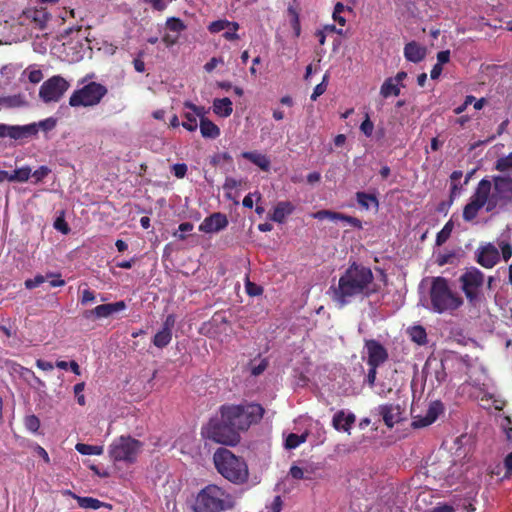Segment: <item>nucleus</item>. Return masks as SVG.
Masks as SVG:
<instances>
[{
	"label": "nucleus",
	"instance_id": "obj_1",
	"mask_svg": "<svg viewBox=\"0 0 512 512\" xmlns=\"http://www.w3.org/2000/svg\"><path fill=\"white\" fill-rule=\"evenodd\" d=\"M372 271L362 265L352 264L341 277L338 285L331 286L329 293L339 308L359 296H369L376 292Z\"/></svg>",
	"mask_w": 512,
	"mask_h": 512
},
{
	"label": "nucleus",
	"instance_id": "obj_2",
	"mask_svg": "<svg viewBox=\"0 0 512 512\" xmlns=\"http://www.w3.org/2000/svg\"><path fill=\"white\" fill-rule=\"evenodd\" d=\"M234 504L231 494L217 485L210 484L197 494L193 510L194 512H222L233 508Z\"/></svg>",
	"mask_w": 512,
	"mask_h": 512
},
{
	"label": "nucleus",
	"instance_id": "obj_3",
	"mask_svg": "<svg viewBox=\"0 0 512 512\" xmlns=\"http://www.w3.org/2000/svg\"><path fill=\"white\" fill-rule=\"evenodd\" d=\"M263 413L264 409L259 404L232 405L221 408L223 421L238 434L239 431L247 430L252 423L259 421Z\"/></svg>",
	"mask_w": 512,
	"mask_h": 512
},
{
	"label": "nucleus",
	"instance_id": "obj_4",
	"mask_svg": "<svg viewBox=\"0 0 512 512\" xmlns=\"http://www.w3.org/2000/svg\"><path fill=\"white\" fill-rule=\"evenodd\" d=\"M217 471L227 480L235 484L244 483L248 478V467L243 459L236 457L231 451L221 448L213 456Z\"/></svg>",
	"mask_w": 512,
	"mask_h": 512
},
{
	"label": "nucleus",
	"instance_id": "obj_5",
	"mask_svg": "<svg viewBox=\"0 0 512 512\" xmlns=\"http://www.w3.org/2000/svg\"><path fill=\"white\" fill-rule=\"evenodd\" d=\"M432 310L437 313L452 312L459 308L463 300L451 291L446 279L437 277L433 280L430 289Z\"/></svg>",
	"mask_w": 512,
	"mask_h": 512
},
{
	"label": "nucleus",
	"instance_id": "obj_6",
	"mask_svg": "<svg viewBox=\"0 0 512 512\" xmlns=\"http://www.w3.org/2000/svg\"><path fill=\"white\" fill-rule=\"evenodd\" d=\"M484 208L486 212H493L497 207L489 194V179H482L477 184L469 202L463 209V219L467 222L474 220L479 211Z\"/></svg>",
	"mask_w": 512,
	"mask_h": 512
},
{
	"label": "nucleus",
	"instance_id": "obj_7",
	"mask_svg": "<svg viewBox=\"0 0 512 512\" xmlns=\"http://www.w3.org/2000/svg\"><path fill=\"white\" fill-rule=\"evenodd\" d=\"M142 444L131 437L121 436L109 447V455L114 462L134 463L141 452Z\"/></svg>",
	"mask_w": 512,
	"mask_h": 512
},
{
	"label": "nucleus",
	"instance_id": "obj_8",
	"mask_svg": "<svg viewBox=\"0 0 512 512\" xmlns=\"http://www.w3.org/2000/svg\"><path fill=\"white\" fill-rule=\"evenodd\" d=\"M106 94L107 88L104 85L90 82L71 94L69 105L71 107H93L98 105Z\"/></svg>",
	"mask_w": 512,
	"mask_h": 512
},
{
	"label": "nucleus",
	"instance_id": "obj_9",
	"mask_svg": "<svg viewBox=\"0 0 512 512\" xmlns=\"http://www.w3.org/2000/svg\"><path fill=\"white\" fill-rule=\"evenodd\" d=\"M202 433L206 438L223 445L233 446L240 440L239 434L223 421L222 416L220 420H211Z\"/></svg>",
	"mask_w": 512,
	"mask_h": 512
},
{
	"label": "nucleus",
	"instance_id": "obj_10",
	"mask_svg": "<svg viewBox=\"0 0 512 512\" xmlns=\"http://www.w3.org/2000/svg\"><path fill=\"white\" fill-rule=\"evenodd\" d=\"M489 194L497 208L512 202V177L495 175L489 180Z\"/></svg>",
	"mask_w": 512,
	"mask_h": 512
},
{
	"label": "nucleus",
	"instance_id": "obj_11",
	"mask_svg": "<svg viewBox=\"0 0 512 512\" xmlns=\"http://www.w3.org/2000/svg\"><path fill=\"white\" fill-rule=\"evenodd\" d=\"M70 83L63 77L56 75L43 82L39 89V98L46 104L60 101Z\"/></svg>",
	"mask_w": 512,
	"mask_h": 512
},
{
	"label": "nucleus",
	"instance_id": "obj_12",
	"mask_svg": "<svg viewBox=\"0 0 512 512\" xmlns=\"http://www.w3.org/2000/svg\"><path fill=\"white\" fill-rule=\"evenodd\" d=\"M463 291L473 305L479 302V290L484 282L483 273L477 268L468 269L461 277Z\"/></svg>",
	"mask_w": 512,
	"mask_h": 512
},
{
	"label": "nucleus",
	"instance_id": "obj_13",
	"mask_svg": "<svg viewBox=\"0 0 512 512\" xmlns=\"http://www.w3.org/2000/svg\"><path fill=\"white\" fill-rule=\"evenodd\" d=\"M35 136L34 125H8L0 123V138L22 140Z\"/></svg>",
	"mask_w": 512,
	"mask_h": 512
},
{
	"label": "nucleus",
	"instance_id": "obj_14",
	"mask_svg": "<svg viewBox=\"0 0 512 512\" xmlns=\"http://www.w3.org/2000/svg\"><path fill=\"white\" fill-rule=\"evenodd\" d=\"M365 349L368 355L367 362L369 366L378 367L388 358L387 350L376 340H367L365 342Z\"/></svg>",
	"mask_w": 512,
	"mask_h": 512
},
{
	"label": "nucleus",
	"instance_id": "obj_15",
	"mask_svg": "<svg viewBox=\"0 0 512 512\" xmlns=\"http://www.w3.org/2000/svg\"><path fill=\"white\" fill-rule=\"evenodd\" d=\"M442 412V403L439 401H434L429 405L424 415H416L413 417L412 425L415 428H423L429 426L436 421V419Z\"/></svg>",
	"mask_w": 512,
	"mask_h": 512
},
{
	"label": "nucleus",
	"instance_id": "obj_16",
	"mask_svg": "<svg viewBox=\"0 0 512 512\" xmlns=\"http://www.w3.org/2000/svg\"><path fill=\"white\" fill-rule=\"evenodd\" d=\"M377 411L382 416L384 423L390 428L403 419L404 411L399 404L380 405Z\"/></svg>",
	"mask_w": 512,
	"mask_h": 512
},
{
	"label": "nucleus",
	"instance_id": "obj_17",
	"mask_svg": "<svg viewBox=\"0 0 512 512\" xmlns=\"http://www.w3.org/2000/svg\"><path fill=\"white\" fill-rule=\"evenodd\" d=\"M176 318L173 314L166 317L162 328L155 334L153 344L158 348L166 347L172 340V329L175 325Z\"/></svg>",
	"mask_w": 512,
	"mask_h": 512
},
{
	"label": "nucleus",
	"instance_id": "obj_18",
	"mask_svg": "<svg viewBox=\"0 0 512 512\" xmlns=\"http://www.w3.org/2000/svg\"><path fill=\"white\" fill-rule=\"evenodd\" d=\"M228 225V219L226 215L222 213H213L209 217H206L199 225V230L204 233H217L225 229Z\"/></svg>",
	"mask_w": 512,
	"mask_h": 512
},
{
	"label": "nucleus",
	"instance_id": "obj_19",
	"mask_svg": "<svg viewBox=\"0 0 512 512\" xmlns=\"http://www.w3.org/2000/svg\"><path fill=\"white\" fill-rule=\"evenodd\" d=\"M499 251L496 246L488 243L478 249V263L485 268L494 267L499 261Z\"/></svg>",
	"mask_w": 512,
	"mask_h": 512
},
{
	"label": "nucleus",
	"instance_id": "obj_20",
	"mask_svg": "<svg viewBox=\"0 0 512 512\" xmlns=\"http://www.w3.org/2000/svg\"><path fill=\"white\" fill-rule=\"evenodd\" d=\"M312 217L319 220L327 219L332 222L341 221L353 227L361 228V221L359 219L330 210L317 211L312 214Z\"/></svg>",
	"mask_w": 512,
	"mask_h": 512
},
{
	"label": "nucleus",
	"instance_id": "obj_21",
	"mask_svg": "<svg viewBox=\"0 0 512 512\" xmlns=\"http://www.w3.org/2000/svg\"><path fill=\"white\" fill-rule=\"evenodd\" d=\"M355 415L351 412L340 410L332 418V426L338 430L350 433V429L355 422Z\"/></svg>",
	"mask_w": 512,
	"mask_h": 512
},
{
	"label": "nucleus",
	"instance_id": "obj_22",
	"mask_svg": "<svg viewBox=\"0 0 512 512\" xmlns=\"http://www.w3.org/2000/svg\"><path fill=\"white\" fill-rule=\"evenodd\" d=\"M22 17L24 20L34 23L36 27L44 28L49 19V14L44 8H29L23 12Z\"/></svg>",
	"mask_w": 512,
	"mask_h": 512
},
{
	"label": "nucleus",
	"instance_id": "obj_23",
	"mask_svg": "<svg viewBox=\"0 0 512 512\" xmlns=\"http://www.w3.org/2000/svg\"><path fill=\"white\" fill-rule=\"evenodd\" d=\"M404 56L408 61L418 63L425 58L426 48L414 41L409 42L404 47Z\"/></svg>",
	"mask_w": 512,
	"mask_h": 512
},
{
	"label": "nucleus",
	"instance_id": "obj_24",
	"mask_svg": "<svg viewBox=\"0 0 512 512\" xmlns=\"http://www.w3.org/2000/svg\"><path fill=\"white\" fill-rule=\"evenodd\" d=\"M126 308V305L123 301L102 304L95 307L90 313L96 316L97 318H106L113 313L122 311Z\"/></svg>",
	"mask_w": 512,
	"mask_h": 512
},
{
	"label": "nucleus",
	"instance_id": "obj_25",
	"mask_svg": "<svg viewBox=\"0 0 512 512\" xmlns=\"http://www.w3.org/2000/svg\"><path fill=\"white\" fill-rule=\"evenodd\" d=\"M212 109L217 116L227 118L233 112V104L232 101L227 97L216 98L213 101Z\"/></svg>",
	"mask_w": 512,
	"mask_h": 512
},
{
	"label": "nucleus",
	"instance_id": "obj_26",
	"mask_svg": "<svg viewBox=\"0 0 512 512\" xmlns=\"http://www.w3.org/2000/svg\"><path fill=\"white\" fill-rule=\"evenodd\" d=\"M26 105H27L26 98L22 94H15V95L0 97V110L20 108V107H24Z\"/></svg>",
	"mask_w": 512,
	"mask_h": 512
},
{
	"label": "nucleus",
	"instance_id": "obj_27",
	"mask_svg": "<svg viewBox=\"0 0 512 512\" xmlns=\"http://www.w3.org/2000/svg\"><path fill=\"white\" fill-rule=\"evenodd\" d=\"M241 156L253 164L258 166L263 171H268L270 168V159L265 155L257 151L243 152Z\"/></svg>",
	"mask_w": 512,
	"mask_h": 512
},
{
	"label": "nucleus",
	"instance_id": "obj_28",
	"mask_svg": "<svg viewBox=\"0 0 512 512\" xmlns=\"http://www.w3.org/2000/svg\"><path fill=\"white\" fill-rule=\"evenodd\" d=\"M31 178V168L27 165L16 168L13 172L7 171L5 181L24 183Z\"/></svg>",
	"mask_w": 512,
	"mask_h": 512
},
{
	"label": "nucleus",
	"instance_id": "obj_29",
	"mask_svg": "<svg viewBox=\"0 0 512 512\" xmlns=\"http://www.w3.org/2000/svg\"><path fill=\"white\" fill-rule=\"evenodd\" d=\"M199 128L203 138L216 139L220 136V128L210 119H202Z\"/></svg>",
	"mask_w": 512,
	"mask_h": 512
},
{
	"label": "nucleus",
	"instance_id": "obj_30",
	"mask_svg": "<svg viewBox=\"0 0 512 512\" xmlns=\"http://www.w3.org/2000/svg\"><path fill=\"white\" fill-rule=\"evenodd\" d=\"M293 209L294 207L290 202H279L274 208L271 219L275 222L282 223L285 218L292 213Z\"/></svg>",
	"mask_w": 512,
	"mask_h": 512
},
{
	"label": "nucleus",
	"instance_id": "obj_31",
	"mask_svg": "<svg viewBox=\"0 0 512 512\" xmlns=\"http://www.w3.org/2000/svg\"><path fill=\"white\" fill-rule=\"evenodd\" d=\"M401 88L399 84L394 82L391 77L387 78L380 87V95L383 98L400 95Z\"/></svg>",
	"mask_w": 512,
	"mask_h": 512
},
{
	"label": "nucleus",
	"instance_id": "obj_32",
	"mask_svg": "<svg viewBox=\"0 0 512 512\" xmlns=\"http://www.w3.org/2000/svg\"><path fill=\"white\" fill-rule=\"evenodd\" d=\"M407 334L410 339L418 345H424L427 342V334L426 330L419 325L409 327L407 329Z\"/></svg>",
	"mask_w": 512,
	"mask_h": 512
},
{
	"label": "nucleus",
	"instance_id": "obj_33",
	"mask_svg": "<svg viewBox=\"0 0 512 512\" xmlns=\"http://www.w3.org/2000/svg\"><path fill=\"white\" fill-rule=\"evenodd\" d=\"M25 78H27L29 82L37 84L43 79V73L35 65L29 66L21 73V80Z\"/></svg>",
	"mask_w": 512,
	"mask_h": 512
},
{
	"label": "nucleus",
	"instance_id": "obj_34",
	"mask_svg": "<svg viewBox=\"0 0 512 512\" xmlns=\"http://www.w3.org/2000/svg\"><path fill=\"white\" fill-rule=\"evenodd\" d=\"M356 199L358 204L366 210H368L371 206H374L375 208H378L379 206V202L376 196L372 194H367L365 192H357Z\"/></svg>",
	"mask_w": 512,
	"mask_h": 512
},
{
	"label": "nucleus",
	"instance_id": "obj_35",
	"mask_svg": "<svg viewBox=\"0 0 512 512\" xmlns=\"http://www.w3.org/2000/svg\"><path fill=\"white\" fill-rule=\"evenodd\" d=\"M227 28H233L234 30H238L239 24L236 22H230L228 20L221 19L210 23V25L208 26V30L213 34L224 31Z\"/></svg>",
	"mask_w": 512,
	"mask_h": 512
},
{
	"label": "nucleus",
	"instance_id": "obj_36",
	"mask_svg": "<svg viewBox=\"0 0 512 512\" xmlns=\"http://www.w3.org/2000/svg\"><path fill=\"white\" fill-rule=\"evenodd\" d=\"M75 449L82 455H101L104 451L103 446L78 443Z\"/></svg>",
	"mask_w": 512,
	"mask_h": 512
},
{
	"label": "nucleus",
	"instance_id": "obj_37",
	"mask_svg": "<svg viewBox=\"0 0 512 512\" xmlns=\"http://www.w3.org/2000/svg\"><path fill=\"white\" fill-rule=\"evenodd\" d=\"M307 439V433H303L301 435H297L294 433H290L285 439V447L287 449H295L300 444L304 443Z\"/></svg>",
	"mask_w": 512,
	"mask_h": 512
},
{
	"label": "nucleus",
	"instance_id": "obj_38",
	"mask_svg": "<svg viewBox=\"0 0 512 512\" xmlns=\"http://www.w3.org/2000/svg\"><path fill=\"white\" fill-rule=\"evenodd\" d=\"M81 508L97 510L103 506V503L92 497H75Z\"/></svg>",
	"mask_w": 512,
	"mask_h": 512
},
{
	"label": "nucleus",
	"instance_id": "obj_39",
	"mask_svg": "<svg viewBox=\"0 0 512 512\" xmlns=\"http://www.w3.org/2000/svg\"><path fill=\"white\" fill-rule=\"evenodd\" d=\"M57 120L53 117L46 118L44 120L39 121L38 123H30L29 125L35 126V135L39 132V130L48 132L53 130L56 127Z\"/></svg>",
	"mask_w": 512,
	"mask_h": 512
},
{
	"label": "nucleus",
	"instance_id": "obj_40",
	"mask_svg": "<svg viewBox=\"0 0 512 512\" xmlns=\"http://www.w3.org/2000/svg\"><path fill=\"white\" fill-rule=\"evenodd\" d=\"M184 121L181 123V125L189 132H194L198 128L197 118L195 115L190 112H184L183 113Z\"/></svg>",
	"mask_w": 512,
	"mask_h": 512
},
{
	"label": "nucleus",
	"instance_id": "obj_41",
	"mask_svg": "<svg viewBox=\"0 0 512 512\" xmlns=\"http://www.w3.org/2000/svg\"><path fill=\"white\" fill-rule=\"evenodd\" d=\"M435 364V377L439 383L443 382L446 378L443 363L435 361H427L424 370L428 373L429 369Z\"/></svg>",
	"mask_w": 512,
	"mask_h": 512
},
{
	"label": "nucleus",
	"instance_id": "obj_42",
	"mask_svg": "<svg viewBox=\"0 0 512 512\" xmlns=\"http://www.w3.org/2000/svg\"><path fill=\"white\" fill-rule=\"evenodd\" d=\"M495 169L500 172H512V152L500 157L495 163Z\"/></svg>",
	"mask_w": 512,
	"mask_h": 512
},
{
	"label": "nucleus",
	"instance_id": "obj_43",
	"mask_svg": "<svg viewBox=\"0 0 512 512\" xmlns=\"http://www.w3.org/2000/svg\"><path fill=\"white\" fill-rule=\"evenodd\" d=\"M184 107L189 109L195 115L196 118H199L200 122L202 121V119H208L206 117L208 110L204 106H197L192 102L187 101L184 103Z\"/></svg>",
	"mask_w": 512,
	"mask_h": 512
},
{
	"label": "nucleus",
	"instance_id": "obj_44",
	"mask_svg": "<svg viewBox=\"0 0 512 512\" xmlns=\"http://www.w3.org/2000/svg\"><path fill=\"white\" fill-rule=\"evenodd\" d=\"M19 70L20 67L18 65L7 64L1 68L0 73L7 81H11Z\"/></svg>",
	"mask_w": 512,
	"mask_h": 512
},
{
	"label": "nucleus",
	"instance_id": "obj_45",
	"mask_svg": "<svg viewBox=\"0 0 512 512\" xmlns=\"http://www.w3.org/2000/svg\"><path fill=\"white\" fill-rule=\"evenodd\" d=\"M51 172L50 168L47 166H40L34 172L31 171V177L33 178L34 183H39L43 181Z\"/></svg>",
	"mask_w": 512,
	"mask_h": 512
},
{
	"label": "nucleus",
	"instance_id": "obj_46",
	"mask_svg": "<svg viewBox=\"0 0 512 512\" xmlns=\"http://www.w3.org/2000/svg\"><path fill=\"white\" fill-rule=\"evenodd\" d=\"M193 228H194V226L190 222L181 223L178 227V230L173 233V236L180 240H185L186 239L185 233L191 232L193 230Z\"/></svg>",
	"mask_w": 512,
	"mask_h": 512
},
{
	"label": "nucleus",
	"instance_id": "obj_47",
	"mask_svg": "<svg viewBox=\"0 0 512 512\" xmlns=\"http://www.w3.org/2000/svg\"><path fill=\"white\" fill-rule=\"evenodd\" d=\"M452 231V224L448 222L442 230L437 234L436 243L442 245L450 236Z\"/></svg>",
	"mask_w": 512,
	"mask_h": 512
},
{
	"label": "nucleus",
	"instance_id": "obj_48",
	"mask_svg": "<svg viewBox=\"0 0 512 512\" xmlns=\"http://www.w3.org/2000/svg\"><path fill=\"white\" fill-rule=\"evenodd\" d=\"M327 82H328V74H325L322 82L319 83L318 85H316V87L314 88V91L311 95V100L315 101L319 96H321L326 91Z\"/></svg>",
	"mask_w": 512,
	"mask_h": 512
},
{
	"label": "nucleus",
	"instance_id": "obj_49",
	"mask_svg": "<svg viewBox=\"0 0 512 512\" xmlns=\"http://www.w3.org/2000/svg\"><path fill=\"white\" fill-rule=\"evenodd\" d=\"M84 389H85V383L84 382L76 384L74 386V388H73L74 394H75V396L77 398V402L81 406H84L86 404V399H85V396L83 394Z\"/></svg>",
	"mask_w": 512,
	"mask_h": 512
},
{
	"label": "nucleus",
	"instance_id": "obj_50",
	"mask_svg": "<svg viewBox=\"0 0 512 512\" xmlns=\"http://www.w3.org/2000/svg\"><path fill=\"white\" fill-rule=\"evenodd\" d=\"M25 426L31 432H36L40 427V421L35 415H29L25 418Z\"/></svg>",
	"mask_w": 512,
	"mask_h": 512
},
{
	"label": "nucleus",
	"instance_id": "obj_51",
	"mask_svg": "<svg viewBox=\"0 0 512 512\" xmlns=\"http://www.w3.org/2000/svg\"><path fill=\"white\" fill-rule=\"evenodd\" d=\"M166 26L170 31L175 32V33H179L185 27L183 22L176 18L168 19L166 22Z\"/></svg>",
	"mask_w": 512,
	"mask_h": 512
},
{
	"label": "nucleus",
	"instance_id": "obj_52",
	"mask_svg": "<svg viewBox=\"0 0 512 512\" xmlns=\"http://www.w3.org/2000/svg\"><path fill=\"white\" fill-rule=\"evenodd\" d=\"M288 12H289V14L291 16V24H292V27L294 29L295 35L299 36L301 30H300V23H299L298 13L292 7H289Z\"/></svg>",
	"mask_w": 512,
	"mask_h": 512
},
{
	"label": "nucleus",
	"instance_id": "obj_53",
	"mask_svg": "<svg viewBox=\"0 0 512 512\" xmlns=\"http://www.w3.org/2000/svg\"><path fill=\"white\" fill-rule=\"evenodd\" d=\"M45 281L46 276L38 274L33 279H27L24 284L27 289H34L43 284Z\"/></svg>",
	"mask_w": 512,
	"mask_h": 512
},
{
	"label": "nucleus",
	"instance_id": "obj_54",
	"mask_svg": "<svg viewBox=\"0 0 512 512\" xmlns=\"http://www.w3.org/2000/svg\"><path fill=\"white\" fill-rule=\"evenodd\" d=\"M344 8H345L344 5L340 2H338L334 7V12H333V19L341 26H344L346 23L345 18L341 16V13L344 11Z\"/></svg>",
	"mask_w": 512,
	"mask_h": 512
},
{
	"label": "nucleus",
	"instance_id": "obj_55",
	"mask_svg": "<svg viewBox=\"0 0 512 512\" xmlns=\"http://www.w3.org/2000/svg\"><path fill=\"white\" fill-rule=\"evenodd\" d=\"M46 281H49L51 287H61L65 285V281L59 274L48 273L46 275Z\"/></svg>",
	"mask_w": 512,
	"mask_h": 512
},
{
	"label": "nucleus",
	"instance_id": "obj_56",
	"mask_svg": "<svg viewBox=\"0 0 512 512\" xmlns=\"http://www.w3.org/2000/svg\"><path fill=\"white\" fill-rule=\"evenodd\" d=\"M499 247L502 251V256L505 261H508L512 256V246L509 242L505 240H501L499 242Z\"/></svg>",
	"mask_w": 512,
	"mask_h": 512
},
{
	"label": "nucleus",
	"instance_id": "obj_57",
	"mask_svg": "<svg viewBox=\"0 0 512 512\" xmlns=\"http://www.w3.org/2000/svg\"><path fill=\"white\" fill-rule=\"evenodd\" d=\"M268 366V362L266 359H261L258 364L253 363L251 366V373L254 376H258L263 373Z\"/></svg>",
	"mask_w": 512,
	"mask_h": 512
},
{
	"label": "nucleus",
	"instance_id": "obj_58",
	"mask_svg": "<svg viewBox=\"0 0 512 512\" xmlns=\"http://www.w3.org/2000/svg\"><path fill=\"white\" fill-rule=\"evenodd\" d=\"M462 176H463L462 171H454L451 174L450 179H451V193H452V195L456 194V191L458 189V185H459V182H460Z\"/></svg>",
	"mask_w": 512,
	"mask_h": 512
},
{
	"label": "nucleus",
	"instance_id": "obj_59",
	"mask_svg": "<svg viewBox=\"0 0 512 512\" xmlns=\"http://www.w3.org/2000/svg\"><path fill=\"white\" fill-rule=\"evenodd\" d=\"M245 288H246V292L250 296H259L263 292V289L261 286L255 284V283H252L250 281L246 282Z\"/></svg>",
	"mask_w": 512,
	"mask_h": 512
},
{
	"label": "nucleus",
	"instance_id": "obj_60",
	"mask_svg": "<svg viewBox=\"0 0 512 512\" xmlns=\"http://www.w3.org/2000/svg\"><path fill=\"white\" fill-rule=\"evenodd\" d=\"M374 125L370 121L369 116H366V119L361 123L360 130L366 135L371 136L373 133Z\"/></svg>",
	"mask_w": 512,
	"mask_h": 512
},
{
	"label": "nucleus",
	"instance_id": "obj_61",
	"mask_svg": "<svg viewBox=\"0 0 512 512\" xmlns=\"http://www.w3.org/2000/svg\"><path fill=\"white\" fill-rule=\"evenodd\" d=\"M95 299H96L95 293L93 291H91L90 289H84L82 291L81 303L83 305H86L88 303L94 302Z\"/></svg>",
	"mask_w": 512,
	"mask_h": 512
},
{
	"label": "nucleus",
	"instance_id": "obj_62",
	"mask_svg": "<svg viewBox=\"0 0 512 512\" xmlns=\"http://www.w3.org/2000/svg\"><path fill=\"white\" fill-rule=\"evenodd\" d=\"M174 175L177 178H183L187 173V166L186 164H175L172 168Z\"/></svg>",
	"mask_w": 512,
	"mask_h": 512
},
{
	"label": "nucleus",
	"instance_id": "obj_63",
	"mask_svg": "<svg viewBox=\"0 0 512 512\" xmlns=\"http://www.w3.org/2000/svg\"><path fill=\"white\" fill-rule=\"evenodd\" d=\"M54 227L56 230L62 232L63 234H67L70 231L68 224L62 218L56 219V221L54 222Z\"/></svg>",
	"mask_w": 512,
	"mask_h": 512
},
{
	"label": "nucleus",
	"instance_id": "obj_64",
	"mask_svg": "<svg viewBox=\"0 0 512 512\" xmlns=\"http://www.w3.org/2000/svg\"><path fill=\"white\" fill-rule=\"evenodd\" d=\"M222 59L221 58H216V57H213L210 59V61H208L205 65H204V69L207 71V72H212L218 64L222 63Z\"/></svg>",
	"mask_w": 512,
	"mask_h": 512
}]
</instances>
